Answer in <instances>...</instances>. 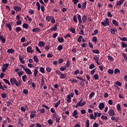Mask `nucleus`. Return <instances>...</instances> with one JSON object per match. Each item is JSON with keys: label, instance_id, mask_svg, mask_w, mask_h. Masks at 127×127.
Returning <instances> with one entry per match:
<instances>
[{"label": "nucleus", "instance_id": "nucleus-12", "mask_svg": "<svg viewBox=\"0 0 127 127\" xmlns=\"http://www.w3.org/2000/svg\"><path fill=\"white\" fill-rule=\"evenodd\" d=\"M14 84L15 85V86H16V87H18V86H21V81L19 80L17 81V80H16V79L14 82Z\"/></svg>", "mask_w": 127, "mask_h": 127}, {"label": "nucleus", "instance_id": "nucleus-62", "mask_svg": "<svg viewBox=\"0 0 127 127\" xmlns=\"http://www.w3.org/2000/svg\"><path fill=\"white\" fill-rule=\"evenodd\" d=\"M98 39H97V37H94L93 38H92V41L93 42H97Z\"/></svg>", "mask_w": 127, "mask_h": 127}, {"label": "nucleus", "instance_id": "nucleus-27", "mask_svg": "<svg viewBox=\"0 0 127 127\" xmlns=\"http://www.w3.org/2000/svg\"><path fill=\"white\" fill-rule=\"evenodd\" d=\"M122 47L123 48H127V45L126 44V43L122 42Z\"/></svg>", "mask_w": 127, "mask_h": 127}, {"label": "nucleus", "instance_id": "nucleus-15", "mask_svg": "<svg viewBox=\"0 0 127 127\" xmlns=\"http://www.w3.org/2000/svg\"><path fill=\"white\" fill-rule=\"evenodd\" d=\"M117 30L116 28H112L110 29V32L112 34H116V32H117Z\"/></svg>", "mask_w": 127, "mask_h": 127}, {"label": "nucleus", "instance_id": "nucleus-14", "mask_svg": "<svg viewBox=\"0 0 127 127\" xmlns=\"http://www.w3.org/2000/svg\"><path fill=\"white\" fill-rule=\"evenodd\" d=\"M105 108V104L104 103H101L99 105V110H103V109Z\"/></svg>", "mask_w": 127, "mask_h": 127}, {"label": "nucleus", "instance_id": "nucleus-42", "mask_svg": "<svg viewBox=\"0 0 127 127\" xmlns=\"http://www.w3.org/2000/svg\"><path fill=\"white\" fill-rule=\"evenodd\" d=\"M87 2H85L82 4V9H85L86 8V5Z\"/></svg>", "mask_w": 127, "mask_h": 127}, {"label": "nucleus", "instance_id": "nucleus-59", "mask_svg": "<svg viewBox=\"0 0 127 127\" xmlns=\"http://www.w3.org/2000/svg\"><path fill=\"white\" fill-rule=\"evenodd\" d=\"M108 73H109V74H114V70L112 69H108Z\"/></svg>", "mask_w": 127, "mask_h": 127}, {"label": "nucleus", "instance_id": "nucleus-18", "mask_svg": "<svg viewBox=\"0 0 127 127\" xmlns=\"http://www.w3.org/2000/svg\"><path fill=\"white\" fill-rule=\"evenodd\" d=\"M102 116V113H99L98 112H94V116L96 118H100Z\"/></svg>", "mask_w": 127, "mask_h": 127}, {"label": "nucleus", "instance_id": "nucleus-2", "mask_svg": "<svg viewBox=\"0 0 127 127\" xmlns=\"http://www.w3.org/2000/svg\"><path fill=\"white\" fill-rule=\"evenodd\" d=\"M101 24L105 27L107 26V25H109L110 24L109 19L106 18L105 21L101 22Z\"/></svg>", "mask_w": 127, "mask_h": 127}, {"label": "nucleus", "instance_id": "nucleus-11", "mask_svg": "<svg viewBox=\"0 0 127 127\" xmlns=\"http://www.w3.org/2000/svg\"><path fill=\"white\" fill-rule=\"evenodd\" d=\"M77 115H78V111L74 110L72 114V117H75V119H78V116Z\"/></svg>", "mask_w": 127, "mask_h": 127}, {"label": "nucleus", "instance_id": "nucleus-6", "mask_svg": "<svg viewBox=\"0 0 127 127\" xmlns=\"http://www.w3.org/2000/svg\"><path fill=\"white\" fill-rule=\"evenodd\" d=\"M82 101H83V99H81L77 103V105L79 106V107H83V106H85V104H86V102H83L82 103Z\"/></svg>", "mask_w": 127, "mask_h": 127}, {"label": "nucleus", "instance_id": "nucleus-30", "mask_svg": "<svg viewBox=\"0 0 127 127\" xmlns=\"http://www.w3.org/2000/svg\"><path fill=\"white\" fill-rule=\"evenodd\" d=\"M7 52V53H11L12 54V53H13L14 52V50L12 49H8Z\"/></svg>", "mask_w": 127, "mask_h": 127}, {"label": "nucleus", "instance_id": "nucleus-28", "mask_svg": "<svg viewBox=\"0 0 127 127\" xmlns=\"http://www.w3.org/2000/svg\"><path fill=\"white\" fill-rule=\"evenodd\" d=\"M85 127H90V121L87 120L85 123Z\"/></svg>", "mask_w": 127, "mask_h": 127}, {"label": "nucleus", "instance_id": "nucleus-21", "mask_svg": "<svg viewBox=\"0 0 127 127\" xmlns=\"http://www.w3.org/2000/svg\"><path fill=\"white\" fill-rule=\"evenodd\" d=\"M61 79H66V74L62 73L60 75Z\"/></svg>", "mask_w": 127, "mask_h": 127}, {"label": "nucleus", "instance_id": "nucleus-39", "mask_svg": "<svg viewBox=\"0 0 127 127\" xmlns=\"http://www.w3.org/2000/svg\"><path fill=\"white\" fill-rule=\"evenodd\" d=\"M112 23H113V24H114V25H116V26H118L119 25V24H118V21H117V20H113L112 21Z\"/></svg>", "mask_w": 127, "mask_h": 127}, {"label": "nucleus", "instance_id": "nucleus-17", "mask_svg": "<svg viewBox=\"0 0 127 127\" xmlns=\"http://www.w3.org/2000/svg\"><path fill=\"white\" fill-rule=\"evenodd\" d=\"M16 80V79L14 77H12V78H10V81L11 85H14V83H15Z\"/></svg>", "mask_w": 127, "mask_h": 127}, {"label": "nucleus", "instance_id": "nucleus-58", "mask_svg": "<svg viewBox=\"0 0 127 127\" xmlns=\"http://www.w3.org/2000/svg\"><path fill=\"white\" fill-rule=\"evenodd\" d=\"M35 48H36V51H37V52H38L39 53H41V51H40V50L39 49V48H38V47L36 46Z\"/></svg>", "mask_w": 127, "mask_h": 127}, {"label": "nucleus", "instance_id": "nucleus-61", "mask_svg": "<svg viewBox=\"0 0 127 127\" xmlns=\"http://www.w3.org/2000/svg\"><path fill=\"white\" fill-rule=\"evenodd\" d=\"M116 85H117V86H122V83H121V82L119 81H116L115 82Z\"/></svg>", "mask_w": 127, "mask_h": 127}, {"label": "nucleus", "instance_id": "nucleus-47", "mask_svg": "<svg viewBox=\"0 0 127 127\" xmlns=\"http://www.w3.org/2000/svg\"><path fill=\"white\" fill-rule=\"evenodd\" d=\"M52 18V17L50 16H47L46 17V19L48 21H50V20H51V19Z\"/></svg>", "mask_w": 127, "mask_h": 127}, {"label": "nucleus", "instance_id": "nucleus-60", "mask_svg": "<svg viewBox=\"0 0 127 127\" xmlns=\"http://www.w3.org/2000/svg\"><path fill=\"white\" fill-rule=\"evenodd\" d=\"M60 70H61V71H65V70H66V67L61 66L60 68Z\"/></svg>", "mask_w": 127, "mask_h": 127}, {"label": "nucleus", "instance_id": "nucleus-53", "mask_svg": "<svg viewBox=\"0 0 127 127\" xmlns=\"http://www.w3.org/2000/svg\"><path fill=\"white\" fill-rule=\"evenodd\" d=\"M93 78L95 80H99V75L98 74H95Z\"/></svg>", "mask_w": 127, "mask_h": 127}, {"label": "nucleus", "instance_id": "nucleus-4", "mask_svg": "<svg viewBox=\"0 0 127 127\" xmlns=\"http://www.w3.org/2000/svg\"><path fill=\"white\" fill-rule=\"evenodd\" d=\"M27 52L28 53H33L34 51H33L31 46H29L27 48Z\"/></svg>", "mask_w": 127, "mask_h": 127}, {"label": "nucleus", "instance_id": "nucleus-37", "mask_svg": "<svg viewBox=\"0 0 127 127\" xmlns=\"http://www.w3.org/2000/svg\"><path fill=\"white\" fill-rule=\"evenodd\" d=\"M93 96H95V92H92L89 95V99H91Z\"/></svg>", "mask_w": 127, "mask_h": 127}, {"label": "nucleus", "instance_id": "nucleus-45", "mask_svg": "<svg viewBox=\"0 0 127 127\" xmlns=\"http://www.w3.org/2000/svg\"><path fill=\"white\" fill-rule=\"evenodd\" d=\"M40 71L41 73H45V69L44 67H40Z\"/></svg>", "mask_w": 127, "mask_h": 127}, {"label": "nucleus", "instance_id": "nucleus-23", "mask_svg": "<svg viewBox=\"0 0 127 127\" xmlns=\"http://www.w3.org/2000/svg\"><path fill=\"white\" fill-rule=\"evenodd\" d=\"M93 60L96 61H99L100 60V58L98 57L97 55H95L93 57Z\"/></svg>", "mask_w": 127, "mask_h": 127}, {"label": "nucleus", "instance_id": "nucleus-43", "mask_svg": "<svg viewBox=\"0 0 127 127\" xmlns=\"http://www.w3.org/2000/svg\"><path fill=\"white\" fill-rule=\"evenodd\" d=\"M61 102V100H59L58 101V102L56 103L55 104V108H58V106H59V105H60V102Z\"/></svg>", "mask_w": 127, "mask_h": 127}, {"label": "nucleus", "instance_id": "nucleus-33", "mask_svg": "<svg viewBox=\"0 0 127 127\" xmlns=\"http://www.w3.org/2000/svg\"><path fill=\"white\" fill-rule=\"evenodd\" d=\"M89 117L91 120H96V117L93 114H90Z\"/></svg>", "mask_w": 127, "mask_h": 127}, {"label": "nucleus", "instance_id": "nucleus-20", "mask_svg": "<svg viewBox=\"0 0 127 127\" xmlns=\"http://www.w3.org/2000/svg\"><path fill=\"white\" fill-rule=\"evenodd\" d=\"M19 59L20 60V63H21L22 64H25L24 60L22 59V58L21 57V56H19Z\"/></svg>", "mask_w": 127, "mask_h": 127}, {"label": "nucleus", "instance_id": "nucleus-29", "mask_svg": "<svg viewBox=\"0 0 127 127\" xmlns=\"http://www.w3.org/2000/svg\"><path fill=\"white\" fill-rule=\"evenodd\" d=\"M67 103H71V96L70 95H68L67 96Z\"/></svg>", "mask_w": 127, "mask_h": 127}, {"label": "nucleus", "instance_id": "nucleus-46", "mask_svg": "<svg viewBox=\"0 0 127 127\" xmlns=\"http://www.w3.org/2000/svg\"><path fill=\"white\" fill-rule=\"evenodd\" d=\"M63 49V46L62 45H60L58 47V50L59 51H61Z\"/></svg>", "mask_w": 127, "mask_h": 127}, {"label": "nucleus", "instance_id": "nucleus-41", "mask_svg": "<svg viewBox=\"0 0 127 127\" xmlns=\"http://www.w3.org/2000/svg\"><path fill=\"white\" fill-rule=\"evenodd\" d=\"M92 52L95 54H100V51L98 50H92Z\"/></svg>", "mask_w": 127, "mask_h": 127}, {"label": "nucleus", "instance_id": "nucleus-38", "mask_svg": "<svg viewBox=\"0 0 127 127\" xmlns=\"http://www.w3.org/2000/svg\"><path fill=\"white\" fill-rule=\"evenodd\" d=\"M70 66V62L69 61H67L66 64H65L64 66L65 68H68Z\"/></svg>", "mask_w": 127, "mask_h": 127}, {"label": "nucleus", "instance_id": "nucleus-36", "mask_svg": "<svg viewBox=\"0 0 127 127\" xmlns=\"http://www.w3.org/2000/svg\"><path fill=\"white\" fill-rule=\"evenodd\" d=\"M107 57L109 61H112V62L114 61V58H113V57L111 56H108Z\"/></svg>", "mask_w": 127, "mask_h": 127}, {"label": "nucleus", "instance_id": "nucleus-13", "mask_svg": "<svg viewBox=\"0 0 127 127\" xmlns=\"http://www.w3.org/2000/svg\"><path fill=\"white\" fill-rule=\"evenodd\" d=\"M125 0H120L118 1L116 4L117 5H119L120 6H121V5H122V4H123L124 2H125Z\"/></svg>", "mask_w": 127, "mask_h": 127}, {"label": "nucleus", "instance_id": "nucleus-25", "mask_svg": "<svg viewBox=\"0 0 127 127\" xmlns=\"http://www.w3.org/2000/svg\"><path fill=\"white\" fill-rule=\"evenodd\" d=\"M3 81L5 82V84H7L8 86H10V82H9V81L6 79H3Z\"/></svg>", "mask_w": 127, "mask_h": 127}, {"label": "nucleus", "instance_id": "nucleus-26", "mask_svg": "<svg viewBox=\"0 0 127 127\" xmlns=\"http://www.w3.org/2000/svg\"><path fill=\"white\" fill-rule=\"evenodd\" d=\"M78 15V20L79 21V23H82V19L81 18V15H79L77 14Z\"/></svg>", "mask_w": 127, "mask_h": 127}, {"label": "nucleus", "instance_id": "nucleus-50", "mask_svg": "<svg viewBox=\"0 0 127 127\" xmlns=\"http://www.w3.org/2000/svg\"><path fill=\"white\" fill-rule=\"evenodd\" d=\"M15 30H16V32L18 33L19 31H21V28H20V27H17L15 28Z\"/></svg>", "mask_w": 127, "mask_h": 127}, {"label": "nucleus", "instance_id": "nucleus-16", "mask_svg": "<svg viewBox=\"0 0 127 127\" xmlns=\"http://www.w3.org/2000/svg\"><path fill=\"white\" fill-rule=\"evenodd\" d=\"M57 26H58V25L56 24L54 25V27L51 28L50 29L51 31H56V30L57 29Z\"/></svg>", "mask_w": 127, "mask_h": 127}, {"label": "nucleus", "instance_id": "nucleus-52", "mask_svg": "<svg viewBox=\"0 0 127 127\" xmlns=\"http://www.w3.org/2000/svg\"><path fill=\"white\" fill-rule=\"evenodd\" d=\"M70 31L71 33H73V34L76 33V31L75 30V29H74V28H70Z\"/></svg>", "mask_w": 127, "mask_h": 127}, {"label": "nucleus", "instance_id": "nucleus-24", "mask_svg": "<svg viewBox=\"0 0 127 127\" xmlns=\"http://www.w3.org/2000/svg\"><path fill=\"white\" fill-rule=\"evenodd\" d=\"M0 39L1 40L2 43H5V38H3L2 36H0Z\"/></svg>", "mask_w": 127, "mask_h": 127}, {"label": "nucleus", "instance_id": "nucleus-56", "mask_svg": "<svg viewBox=\"0 0 127 127\" xmlns=\"http://www.w3.org/2000/svg\"><path fill=\"white\" fill-rule=\"evenodd\" d=\"M83 38V36H79V38L77 39L78 42H81L82 41V39Z\"/></svg>", "mask_w": 127, "mask_h": 127}, {"label": "nucleus", "instance_id": "nucleus-40", "mask_svg": "<svg viewBox=\"0 0 127 127\" xmlns=\"http://www.w3.org/2000/svg\"><path fill=\"white\" fill-rule=\"evenodd\" d=\"M119 39L122 40V41H127V38L126 37L121 38V37H119Z\"/></svg>", "mask_w": 127, "mask_h": 127}, {"label": "nucleus", "instance_id": "nucleus-57", "mask_svg": "<svg viewBox=\"0 0 127 127\" xmlns=\"http://www.w3.org/2000/svg\"><path fill=\"white\" fill-rule=\"evenodd\" d=\"M94 68H95V64H91L89 66V69H94Z\"/></svg>", "mask_w": 127, "mask_h": 127}, {"label": "nucleus", "instance_id": "nucleus-10", "mask_svg": "<svg viewBox=\"0 0 127 127\" xmlns=\"http://www.w3.org/2000/svg\"><path fill=\"white\" fill-rule=\"evenodd\" d=\"M14 10L16 11L17 12H18V11H20L21 10V8L20 7H18L17 6H15L14 7Z\"/></svg>", "mask_w": 127, "mask_h": 127}, {"label": "nucleus", "instance_id": "nucleus-51", "mask_svg": "<svg viewBox=\"0 0 127 127\" xmlns=\"http://www.w3.org/2000/svg\"><path fill=\"white\" fill-rule=\"evenodd\" d=\"M38 73V70H37V69H35L34 71V75L35 77H36V75H37Z\"/></svg>", "mask_w": 127, "mask_h": 127}, {"label": "nucleus", "instance_id": "nucleus-5", "mask_svg": "<svg viewBox=\"0 0 127 127\" xmlns=\"http://www.w3.org/2000/svg\"><path fill=\"white\" fill-rule=\"evenodd\" d=\"M108 114L110 117H112L115 116V112H114V110L113 109H110L109 110Z\"/></svg>", "mask_w": 127, "mask_h": 127}, {"label": "nucleus", "instance_id": "nucleus-49", "mask_svg": "<svg viewBox=\"0 0 127 127\" xmlns=\"http://www.w3.org/2000/svg\"><path fill=\"white\" fill-rule=\"evenodd\" d=\"M101 119L102 120H104L105 121H107L108 120V117L106 116H104V115H102L101 116Z\"/></svg>", "mask_w": 127, "mask_h": 127}, {"label": "nucleus", "instance_id": "nucleus-1", "mask_svg": "<svg viewBox=\"0 0 127 127\" xmlns=\"http://www.w3.org/2000/svg\"><path fill=\"white\" fill-rule=\"evenodd\" d=\"M30 118L34 119L36 116V111L35 110L31 111L30 112Z\"/></svg>", "mask_w": 127, "mask_h": 127}, {"label": "nucleus", "instance_id": "nucleus-54", "mask_svg": "<svg viewBox=\"0 0 127 127\" xmlns=\"http://www.w3.org/2000/svg\"><path fill=\"white\" fill-rule=\"evenodd\" d=\"M120 69H118V68H116L114 70V73L115 74H118V73H120Z\"/></svg>", "mask_w": 127, "mask_h": 127}, {"label": "nucleus", "instance_id": "nucleus-55", "mask_svg": "<svg viewBox=\"0 0 127 127\" xmlns=\"http://www.w3.org/2000/svg\"><path fill=\"white\" fill-rule=\"evenodd\" d=\"M44 82H45L44 77H43L41 79V86H43V85H44Z\"/></svg>", "mask_w": 127, "mask_h": 127}, {"label": "nucleus", "instance_id": "nucleus-8", "mask_svg": "<svg viewBox=\"0 0 127 127\" xmlns=\"http://www.w3.org/2000/svg\"><path fill=\"white\" fill-rule=\"evenodd\" d=\"M12 24V22H9L6 24V26L9 29L10 31H11V25Z\"/></svg>", "mask_w": 127, "mask_h": 127}, {"label": "nucleus", "instance_id": "nucleus-48", "mask_svg": "<svg viewBox=\"0 0 127 127\" xmlns=\"http://www.w3.org/2000/svg\"><path fill=\"white\" fill-rule=\"evenodd\" d=\"M117 109L119 112L122 110V109H121V105H120V104H117Z\"/></svg>", "mask_w": 127, "mask_h": 127}, {"label": "nucleus", "instance_id": "nucleus-63", "mask_svg": "<svg viewBox=\"0 0 127 127\" xmlns=\"http://www.w3.org/2000/svg\"><path fill=\"white\" fill-rule=\"evenodd\" d=\"M48 123L49 125H52V124H53V121L52 120H51V119H49L48 121Z\"/></svg>", "mask_w": 127, "mask_h": 127}, {"label": "nucleus", "instance_id": "nucleus-19", "mask_svg": "<svg viewBox=\"0 0 127 127\" xmlns=\"http://www.w3.org/2000/svg\"><path fill=\"white\" fill-rule=\"evenodd\" d=\"M33 32H40L41 30L39 28H36L32 29Z\"/></svg>", "mask_w": 127, "mask_h": 127}, {"label": "nucleus", "instance_id": "nucleus-44", "mask_svg": "<svg viewBox=\"0 0 127 127\" xmlns=\"http://www.w3.org/2000/svg\"><path fill=\"white\" fill-rule=\"evenodd\" d=\"M23 27L25 28V29H27L28 28V24L27 23H24L23 24Z\"/></svg>", "mask_w": 127, "mask_h": 127}, {"label": "nucleus", "instance_id": "nucleus-3", "mask_svg": "<svg viewBox=\"0 0 127 127\" xmlns=\"http://www.w3.org/2000/svg\"><path fill=\"white\" fill-rule=\"evenodd\" d=\"M8 66H9V64H3V66L2 67V72H5V70H7V68L8 67Z\"/></svg>", "mask_w": 127, "mask_h": 127}, {"label": "nucleus", "instance_id": "nucleus-32", "mask_svg": "<svg viewBox=\"0 0 127 127\" xmlns=\"http://www.w3.org/2000/svg\"><path fill=\"white\" fill-rule=\"evenodd\" d=\"M69 81L70 82H71V83H78V80L74 78L69 79Z\"/></svg>", "mask_w": 127, "mask_h": 127}, {"label": "nucleus", "instance_id": "nucleus-64", "mask_svg": "<svg viewBox=\"0 0 127 127\" xmlns=\"http://www.w3.org/2000/svg\"><path fill=\"white\" fill-rule=\"evenodd\" d=\"M73 19L74 22H78V21L77 20V17L76 16V15L73 16Z\"/></svg>", "mask_w": 127, "mask_h": 127}, {"label": "nucleus", "instance_id": "nucleus-9", "mask_svg": "<svg viewBox=\"0 0 127 127\" xmlns=\"http://www.w3.org/2000/svg\"><path fill=\"white\" fill-rule=\"evenodd\" d=\"M39 47H44L45 46V43L43 41H40L38 44Z\"/></svg>", "mask_w": 127, "mask_h": 127}, {"label": "nucleus", "instance_id": "nucleus-34", "mask_svg": "<svg viewBox=\"0 0 127 127\" xmlns=\"http://www.w3.org/2000/svg\"><path fill=\"white\" fill-rule=\"evenodd\" d=\"M86 20H87V16L84 15L82 16V21L84 23H85V22H86Z\"/></svg>", "mask_w": 127, "mask_h": 127}, {"label": "nucleus", "instance_id": "nucleus-22", "mask_svg": "<svg viewBox=\"0 0 127 127\" xmlns=\"http://www.w3.org/2000/svg\"><path fill=\"white\" fill-rule=\"evenodd\" d=\"M58 40L59 42H60V43H63V42H64V39H63V38H62V37L58 38Z\"/></svg>", "mask_w": 127, "mask_h": 127}, {"label": "nucleus", "instance_id": "nucleus-7", "mask_svg": "<svg viewBox=\"0 0 127 127\" xmlns=\"http://www.w3.org/2000/svg\"><path fill=\"white\" fill-rule=\"evenodd\" d=\"M24 71L26 74L28 75H31L32 74V72H31V70L29 68H24Z\"/></svg>", "mask_w": 127, "mask_h": 127}, {"label": "nucleus", "instance_id": "nucleus-31", "mask_svg": "<svg viewBox=\"0 0 127 127\" xmlns=\"http://www.w3.org/2000/svg\"><path fill=\"white\" fill-rule=\"evenodd\" d=\"M22 79L23 82H26V79H27V76H26V75H24L22 76Z\"/></svg>", "mask_w": 127, "mask_h": 127}, {"label": "nucleus", "instance_id": "nucleus-35", "mask_svg": "<svg viewBox=\"0 0 127 127\" xmlns=\"http://www.w3.org/2000/svg\"><path fill=\"white\" fill-rule=\"evenodd\" d=\"M33 60L35 61V62H36V63H38V58H37L36 56H34Z\"/></svg>", "mask_w": 127, "mask_h": 127}]
</instances>
